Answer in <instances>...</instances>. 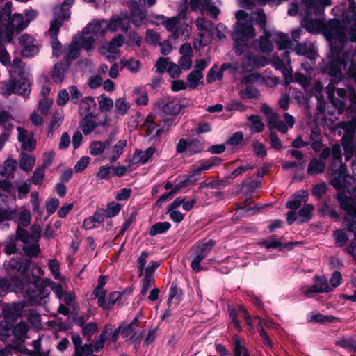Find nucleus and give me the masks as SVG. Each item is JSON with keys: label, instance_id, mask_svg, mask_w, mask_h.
Instances as JSON below:
<instances>
[{"label": "nucleus", "instance_id": "dca6fc26", "mask_svg": "<svg viewBox=\"0 0 356 356\" xmlns=\"http://www.w3.org/2000/svg\"><path fill=\"white\" fill-rule=\"evenodd\" d=\"M18 132V140L22 144L23 149L26 151H32L36 147V140L32 133H29L26 129L21 127L17 128Z\"/></svg>", "mask_w": 356, "mask_h": 356}, {"label": "nucleus", "instance_id": "680f3d73", "mask_svg": "<svg viewBox=\"0 0 356 356\" xmlns=\"http://www.w3.org/2000/svg\"><path fill=\"white\" fill-rule=\"evenodd\" d=\"M94 42L95 38L92 35H88V33H84L83 31L81 37V47L86 51H89L92 49Z\"/></svg>", "mask_w": 356, "mask_h": 356}, {"label": "nucleus", "instance_id": "1a4fd4ad", "mask_svg": "<svg viewBox=\"0 0 356 356\" xmlns=\"http://www.w3.org/2000/svg\"><path fill=\"white\" fill-rule=\"evenodd\" d=\"M28 26V22L21 14H15L3 25L0 24V40L10 42L13 38L14 31H21Z\"/></svg>", "mask_w": 356, "mask_h": 356}, {"label": "nucleus", "instance_id": "e433bc0d", "mask_svg": "<svg viewBox=\"0 0 356 356\" xmlns=\"http://www.w3.org/2000/svg\"><path fill=\"white\" fill-rule=\"evenodd\" d=\"M3 314L7 321H14L21 316V309L18 305L8 306L3 309Z\"/></svg>", "mask_w": 356, "mask_h": 356}, {"label": "nucleus", "instance_id": "79ce46f5", "mask_svg": "<svg viewBox=\"0 0 356 356\" xmlns=\"http://www.w3.org/2000/svg\"><path fill=\"white\" fill-rule=\"evenodd\" d=\"M113 106H115V113L122 116L125 115L130 108V104L122 97L116 99Z\"/></svg>", "mask_w": 356, "mask_h": 356}, {"label": "nucleus", "instance_id": "bb28decb", "mask_svg": "<svg viewBox=\"0 0 356 356\" xmlns=\"http://www.w3.org/2000/svg\"><path fill=\"white\" fill-rule=\"evenodd\" d=\"M156 148L149 147L145 150L136 151L134 154L133 159L135 163L145 164L149 159L155 154Z\"/></svg>", "mask_w": 356, "mask_h": 356}, {"label": "nucleus", "instance_id": "c03bdc74", "mask_svg": "<svg viewBox=\"0 0 356 356\" xmlns=\"http://www.w3.org/2000/svg\"><path fill=\"white\" fill-rule=\"evenodd\" d=\"M64 118V116L62 113H54L53 114L51 120L49 124V129L47 131V136H51L57 129L59 128V127L61 124V122H63Z\"/></svg>", "mask_w": 356, "mask_h": 356}, {"label": "nucleus", "instance_id": "a19ab883", "mask_svg": "<svg viewBox=\"0 0 356 356\" xmlns=\"http://www.w3.org/2000/svg\"><path fill=\"white\" fill-rule=\"evenodd\" d=\"M310 140L312 141L311 146L315 152H318L323 147L322 138L320 134L318 128H314L312 130L310 134Z\"/></svg>", "mask_w": 356, "mask_h": 356}, {"label": "nucleus", "instance_id": "052dcab7", "mask_svg": "<svg viewBox=\"0 0 356 356\" xmlns=\"http://www.w3.org/2000/svg\"><path fill=\"white\" fill-rule=\"evenodd\" d=\"M240 95L243 98L258 99L260 94L256 88L248 86L240 91Z\"/></svg>", "mask_w": 356, "mask_h": 356}, {"label": "nucleus", "instance_id": "412c9836", "mask_svg": "<svg viewBox=\"0 0 356 356\" xmlns=\"http://www.w3.org/2000/svg\"><path fill=\"white\" fill-rule=\"evenodd\" d=\"M210 0H191V6L193 10H204L207 9L209 14L216 17L219 14L218 9L213 6L209 5Z\"/></svg>", "mask_w": 356, "mask_h": 356}, {"label": "nucleus", "instance_id": "39448f33", "mask_svg": "<svg viewBox=\"0 0 356 356\" xmlns=\"http://www.w3.org/2000/svg\"><path fill=\"white\" fill-rule=\"evenodd\" d=\"M328 99L332 106L338 111L339 114L346 111L349 114H354L351 122L348 125L356 127V93L351 91L348 97L350 104L346 106V101L347 99V92L343 88H336L333 83H329L326 87Z\"/></svg>", "mask_w": 356, "mask_h": 356}, {"label": "nucleus", "instance_id": "4c0bfd02", "mask_svg": "<svg viewBox=\"0 0 356 356\" xmlns=\"http://www.w3.org/2000/svg\"><path fill=\"white\" fill-rule=\"evenodd\" d=\"M181 290L179 289L176 284H172L169 291V297L168 299V304L169 305L175 304L179 305L181 300Z\"/></svg>", "mask_w": 356, "mask_h": 356}, {"label": "nucleus", "instance_id": "4d7b16f0", "mask_svg": "<svg viewBox=\"0 0 356 356\" xmlns=\"http://www.w3.org/2000/svg\"><path fill=\"white\" fill-rule=\"evenodd\" d=\"M234 356H246V355H249L247 349L242 345L237 335H235L234 337Z\"/></svg>", "mask_w": 356, "mask_h": 356}, {"label": "nucleus", "instance_id": "58836bf2", "mask_svg": "<svg viewBox=\"0 0 356 356\" xmlns=\"http://www.w3.org/2000/svg\"><path fill=\"white\" fill-rule=\"evenodd\" d=\"M76 40V38L69 44L65 50V58L67 60L76 59L79 56L80 46Z\"/></svg>", "mask_w": 356, "mask_h": 356}, {"label": "nucleus", "instance_id": "aec40b11", "mask_svg": "<svg viewBox=\"0 0 356 356\" xmlns=\"http://www.w3.org/2000/svg\"><path fill=\"white\" fill-rule=\"evenodd\" d=\"M332 291V288L328 284L327 280L324 277L318 279V283L312 285L303 291V293L307 298H311L313 293H328Z\"/></svg>", "mask_w": 356, "mask_h": 356}, {"label": "nucleus", "instance_id": "6ab92c4d", "mask_svg": "<svg viewBox=\"0 0 356 356\" xmlns=\"http://www.w3.org/2000/svg\"><path fill=\"white\" fill-rule=\"evenodd\" d=\"M299 242H289L285 244H282L278 239L276 235H271L268 238L262 241L260 245L265 247L266 249L270 248H288L292 249L296 245H298Z\"/></svg>", "mask_w": 356, "mask_h": 356}, {"label": "nucleus", "instance_id": "c756f323", "mask_svg": "<svg viewBox=\"0 0 356 356\" xmlns=\"http://www.w3.org/2000/svg\"><path fill=\"white\" fill-rule=\"evenodd\" d=\"M275 42L280 50L292 49L293 44L289 35L284 33H278L275 35Z\"/></svg>", "mask_w": 356, "mask_h": 356}, {"label": "nucleus", "instance_id": "5701e85b", "mask_svg": "<svg viewBox=\"0 0 356 356\" xmlns=\"http://www.w3.org/2000/svg\"><path fill=\"white\" fill-rule=\"evenodd\" d=\"M165 124L163 127L160 128L157 124L153 122H145V129L147 135H154L155 137H159L162 132L168 131L172 124V120L168 119L164 120Z\"/></svg>", "mask_w": 356, "mask_h": 356}, {"label": "nucleus", "instance_id": "774afa93", "mask_svg": "<svg viewBox=\"0 0 356 356\" xmlns=\"http://www.w3.org/2000/svg\"><path fill=\"white\" fill-rule=\"evenodd\" d=\"M17 167V161L14 159H7L4 162L3 175L4 176H10L15 170Z\"/></svg>", "mask_w": 356, "mask_h": 356}, {"label": "nucleus", "instance_id": "338daca9", "mask_svg": "<svg viewBox=\"0 0 356 356\" xmlns=\"http://www.w3.org/2000/svg\"><path fill=\"white\" fill-rule=\"evenodd\" d=\"M11 8H12V3L11 2H6L3 6V8L1 10V13L0 15V24L3 25L5 22L8 21L10 18V14H11Z\"/></svg>", "mask_w": 356, "mask_h": 356}, {"label": "nucleus", "instance_id": "c9c22d12", "mask_svg": "<svg viewBox=\"0 0 356 356\" xmlns=\"http://www.w3.org/2000/svg\"><path fill=\"white\" fill-rule=\"evenodd\" d=\"M314 207L312 204L305 203L298 211V216L300 222H308L312 219Z\"/></svg>", "mask_w": 356, "mask_h": 356}, {"label": "nucleus", "instance_id": "f8f14e48", "mask_svg": "<svg viewBox=\"0 0 356 356\" xmlns=\"http://www.w3.org/2000/svg\"><path fill=\"white\" fill-rule=\"evenodd\" d=\"M268 63V61L266 57L254 56L252 54L247 53L241 61V67L245 72H250L254 69L266 66Z\"/></svg>", "mask_w": 356, "mask_h": 356}, {"label": "nucleus", "instance_id": "f3484780", "mask_svg": "<svg viewBox=\"0 0 356 356\" xmlns=\"http://www.w3.org/2000/svg\"><path fill=\"white\" fill-rule=\"evenodd\" d=\"M97 104L92 97L87 96L83 97L79 102L78 113L81 117L95 113Z\"/></svg>", "mask_w": 356, "mask_h": 356}, {"label": "nucleus", "instance_id": "5fc2aeb1", "mask_svg": "<svg viewBox=\"0 0 356 356\" xmlns=\"http://www.w3.org/2000/svg\"><path fill=\"white\" fill-rule=\"evenodd\" d=\"M98 104L102 112H107L113 107L114 103L111 98L102 94L98 97Z\"/></svg>", "mask_w": 356, "mask_h": 356}, {"label": "nucleus", "instance_id": "72a5a7b5", "mask_svg": "<svg viewBox=\"0 0 356 356\" xmlns=\"http://www.w3.org/2000/svg\"><path fill=\"white\" fill-rule=\"evenodd\" d=\"M203 73L192 71L187 76V85L190 89H195L200 84H203Z\"/></svg>", "mask_w": 356, "mask_h": 356}, {"label": "nucleus", "instance_id": "6e6d98bb", "mask_svg": "<svg viewBox=\"0 0 356 356\" xmlns=\"http://www.w3.org/2000/svg\"><path fill=\"white\" fill-rule=\"evenodd\" d=\"M124 38L122 35H118L112 38L111 41L107 44L108 52L115 53L117 49L124 44Z\"/></svg>", "mask_w": 356, "mask_h": 356}, {"label": "nucleus", "instance_id": "9b49d317", "mask_svg": "<svg viewBox=\"0 0 356 356\" xmlns=\"http://www.w3.org/2000/svg\"><path fill=\"white\" fill-rule=\"evenodd\" d=\"M80 127L85 135L90 134L98 127H106L108 125L107 118L103 120L97 118V114L88 115L81 117L79 123Z\"/></svg>", "mask_w": 356, "mask_h": 356}, {"label": "nucleus", "instance_id": "b1692460", "mask_svg": "<svg viewBox=\"0 0 356 356\" xmlns=\"http://www.w3.org/2000/svg\"><path fill=\"white\" fill-rule=\"evenodd\" d=\"M222 159L217 156H212L209 159L199 161V167L194 170V175H200L202 171L209 170L213 167L219 165Z\"/></svg>", "mask_w": 356, "mask_h": 356}, {"label": "nucleus", "instance_id": "a878e982", "mask_svg": "<svg viewBox=\"0 0 356 356\" xmlns=\"http://www.w3.org/2000/svg\"><path fill=\"white\" fill-rule=\"evenodd\" d=\"M254 49L261 53H269L273 50V44L269 40V35L260 36L253 42Z\"/></svg>", "mask_w": 356, "mask_h": 356}, {"label": "nucleus", "instance_id": "49530a36", "mask_svg": "<svg viewBox=\"0 0 356 356\" xmlns=\"http://www.w3.org/2000/svg\"><path fill=\"white\" fill-rule=\"evenodd\" d=\"M122 208V205L114 201L107 204L106 208L102 209V212L105 213L106 218H113L116 216Z\"/></svg>", "mask_w": 356, "mask_h": 356}, {"label": "nucleus", "instance_id": "cd10ccee", "mask_svg": "<svg viewBox=\"0 0 356 356\" xmlns=\"http://www.w3.org/2000/svg\"><path fill=\"white\" fill-rule=\"evenodd\" d=\"M19 163L20 168L26 172H30L33 168L35 163V158L31 154L22 152L19 157Z\"/></svg>", "mask_w": 356, "mask_h": 356}, {"label": "nucleus", "instance_id": "a18cd8bd", "mask_svg": "<svg viewBox=\"0 0 356 356\" xmlns=\"http://www.w3.org/2000/svg\"><path fill=\"white\" fill-rule=\"evenodd\" d=\"M204 149V141L200 139H193L188 142V156L198 154Z\"/></svg>", "mask_w": 356, "mask_h": 356}, {"label": "nucleus", "instance_id": "a211bd4d", "mask_svg": "<svg viewBox=\"0 0 356 356\" xmlns=\"http://www.w3.org/2000/svg\"><path fill=\"white\" fill-rule=\"evenodd\" d=\"M127 3L131 10V22L136 26H140L145 24V14L140 8L138 3L135 1H129Z\"/></svg>", "mask_w": 356, "mask_h": 356}, {"label": "nucleus", "instance_id": "09e8293b", "mask_svg": "<svg viewBox=\"0 0 356 356\" xmlns=\"http://www.w3.org/2000/svg\"><path fill=\"white\" fill-rule=\"evenodd\" d=\"M109 142L92 141L90 143V153L92 156H99L103 154Z\"/></svg>", "mask_w": 356, "mask_h": 356}, {"label": "nucleus", "instance_id": "2f4dec72", "mask_svg": "<svg viewBox=\"0 0 356 356\" xmlns=\"http://www.w3.org/2000/svg\"><path fill=\"white\" fill-rule=\"evenodd\" d=\"M325 168V163L321 159H314L308 165L307 172L310 175H318L323 173Z\"/></svg>", "mask_w": 356, "mask_h": 356}, {"label": "nucleus", "instance_id": "0eeeda50", "mask_svg": "<svg viewBox=\"0 0 356 356\" xmlns=\"http://www.w3.org/2000/svg\"><path fill=\"white\" fill-rule=\"evenodd\" d=\"M272 64L275 69L282 70L286 85L291 83H298L302 87L306 88L310 84L311 79L307 76L300 73H296L293 76L292 75L293 69L291 65L289 51H286L282 54V58L274 57L272 60Z\"/></svg>", "mask_w": 356, "mask_h": 356}, {"label": "nucleus", "instance_id": "7ed1b4c3", "mask_svg": "<svg viewBox=\"0 0 356 356\" xmlns=\"http://www.w3.org/2000/svg\"><path fill=\"white\" fill-rule=\"evenodd\" d=\"M254 15H256L255 17H250L248 13L243 10L237 11L235 14L237 23L232 33V39L235 53L237 55H242L247 47L248 40L255 36V30L252 26L253 19L261 26V29L265 30L266 29V18L264 10L259 9Z\"/></svg>", "mask_w": 356, "mask_h": 356}, {"label": "nucleus", "instance_id": "8fccbe9b", "mask_svg": "<svg viewBox=\"0 0 356 356\" xmlns=\"http://www.w3.org/2000/svg\"><path fill=\"white\" fill-rule=\"evenodd\" d=\"M121 64L122 67L127 69L131 73H137L138 72H139L141 67L140 62L138 60H136L133 58L122 60Z\"/></svg>", "mask_w": 356, "mask_h": 356}, {"label": "nucleus", "instance_id": "e2e57ef3", "mask_svg": "<svg viewBox=\"0 0 356 356\" xmlns=\"http://www.w3.org/2000/svg\"><path fill=\"white\" fill-rule=\"evenodd\" d=\"M303 25L306 30L310 33H318L321 29L320 22L312 19H305Z\"/></svg>", "mask_w": 356, "mask_h": 356}, {"label": "nucleus", "instance_id": "69168bd1", "mask_svg": "<svg viewBox=\"0 0 356 356\" xmlns=\"http://www.w3.org/2000/svg\"><path fill=\"white\" fill-rule=\"evenodd\" d=\"M23 250L26 255L31 257L38 255L40 252V247L37 242L32 244H29L28 242L24 244Z\"/></svg>", "mask_w": 356, "mask_h": 356}, {"label": "nucleus", "instance_id": "0e129e2a", "mask_svg": "<svg viewBox=\"0 0 356 356\" xmlns=\"http://www.w3.org/2000/svg\"><path fill=\"white\" fill-rule=\"evenodd\" d=\"M333 318H334L332 316H324L320 313H311L308 316V321L314 323H325L331 322Z\"/></svg>", "mask_w": 356, "mask_h": 356}, {"label": "nucleus", "instance_id": "c85d7f7f", "mask_svg": "<svg viewBox=\"0 0 356 356\" xmlns=\"http://www.w3.org/2000/svg\"><path fill=\"white\" fill-rule=\"evenodd\" d=\"M183 108L184 105L181 103L180 99H173L163 106V111L167 115H175L179 114Z\"/></svg>", "mask_w": 356, "mask_h": 356}, {"label": "nucleus", "instance_id": "de8ad7c7", "mask_svg": "<svg viewBox=\"0 0 356 356\" xmlns=\"http://www.w3.org/2000/svg\"><path fill=\"white\" fill-rule=\"evenodd\" d=\"M127 146L126 140H120L114 145L112 149V155L109 158L110 163L115 162L123 153L124 147Z\"/></svg>", "mask_w": 356, "mask_h": 356}, {"label": "nucleus", "instance_id": "423d86ee", "mask_svg": "<svg viewBox=\"0 0 356 356\" xmlns=\"http://www.w3.org/2000/svg\"><path fill=\"white\" fill-rule=\"evenodd\" d=\"M74 0H65L63 3L54 8V19L51 21L49 33L51 36L52 54L59 57L61 53V43L57 38L62 23L70 17V8L73 5Z\"/></svg>", "mask_w": 356, "mask_h": 356}, {"label": "nucleus", "instance_id": "ea45409f", "mask_svg": "<svg viewBox=\"0 0 356 356\" xmlns=\"http://www.w3.org/2000/svg\"><path fill=\"white\" fill-rule=\"evenodd\" d=\"M134 100L137 105L145 106L148 102V96L145 90L141 87H135L134 89Z\"/></svg>", "mask_w": 356, "mask_h": 356}, {"label": "nucleus", "instance_id": "bf43d9fd", "mask_svg": "<svg viewBox=\"0 0 356 356\" xmlns=\"http://www.w3.org/2000/svg\"><path fill=\"white\" fill-rule=\"evenodd\" d=\"M69 94L71 102L76 105L83 98V95L75 85H72L69 88Z\"/></svg>", "mask_w": 356, "mask_h": 356}, {"label": "nucleus", "instance_id": "ddd939ff", "mask_svg": "<svg viewBox=\"0 0 356 356\" xmlns=\"http://www.w3.org/2000/svg\"><path fill=\"white\" fill-rule=\"evenodd\" d=\"M130 19L127 12H120L118 15L112 16L110 21H107L108 31L115 32L120 29L124 33H127L129 27Z\"/></svg>", "mask_w": 356, "mask_h": 356}, {"label": "nucleus", "instance_id": "9d476101", "mask_svg": "<svg viewBox=\"0 0 356 356\" xmlns=\"http://www.w3.org/2000/svg\"><path fill=\"white\" fill-rule=\"evenodd\" d=\"M215 245L216 241L213 239L204 240L196 243L194 248L195 257L191 264V266L194 271L200 272L204 270L200 263L207 257Z\"/></svg>", "mask_w": 356, "mask_h": 356}, {"label": "nucleus", "instance_id": "37998d69", "mask_svg": "<svg viewBox=\"0 0 356 356\" xmlns=\"http://www.w3.org/2000/svg\"><path fill=\"white\" fill-rule=\"evenodd\" d=\"M170 227L171 224L169 222H159L151 227L149 234L152 236H155L157 234H165Z\"/></svg>", "mask_w": 356, "mask_h": 356}, {"label": "nucleus", "instance_id": "20e7f679", "mask_svg": "<svg viewBox=\"0 0 356 356\" xmlns=\"http://www.w3.org/2000/svg\"><path fill=\"white\" fill-rule=\"evenodd\" d=\"M26 72L25 65L19 58L14 59L9 71L10 79L3 81V86L1 89L3 96L8 97L12 94H18L28 96L31 91L30 83L26 78L24 77Z\"/></svg>", "mask_w": 356, "mask_h": 356}, {"label": "nucleus", "instance_id": "4be33fe9", "mask_svg": "<svg viewBox=\"0 0 356 356\" xmlns=\"http://www.w3.org/2000/svg\"><path fill=\"white\" fill-rule=\"evenodd\" d=\"M308 193L305 190H300L295 193L291 199L286 202V207L296 211L302 204V202L305 204L307 201Z\"/></svg>", "mask_w": 356, "mask_h": 356}, {"label": "nucleus", "instance_id": "4468645a", "mask_svg": "<svg viewBox=\"0 0 356 356\" xmlns=\"http://www.w3.org/2000/svg\"><path fill=\"white\" fill-rule=\"evenodd\" d=\"M284 122L279 119L278 115H273L270 118L268 125L271 129H276L282 134H286L289 128L295 124V118L288 113L283 115Z\"/></svg>", "mask_w": 356, "mask_h": 356}, {"label": "nucleus", "instance_id": "393cba45", "mask_svg": "<svg viewBox=\"0 0 356 356\" xmlns=\"http://www.w3.org/2000/svg\"><path fill=\"white\" fill-rule=\"evenodd\" d=\"M305 9L308 12L314 11V13L321 11L325 7L331 4V0H301Z\"/></svg>", "mask_w": 356, "mask_h": 356}, {"label": "nucleus", "instance_id": "7c9ffc66", "mask_svg": "<svg viewBox=\"0 0 356 356\" xmlns=\"http://www.w3.org/2000/svg\"><path fill=\"white\" fill-rule=\"evenodd\" d=\"M313 48L314 46L312 44H309L306 42L302 43L297 42L292 50L295 51L299 56L310 54L309 58L314 60L315 59L316 53L313 52Z\"/></svg>", "mask_w": 356, "mask_h": 356}, {"label": "nucleus", "instance_id": "2eb2a0df", "mask_svg": "<svg viewBox=\"0 0 356 356\" xmlns=\"http://www.w3.org/2000/svg\"><path fill=\"white\" fill-rule=\"evenodd\" d=\"M107 26V20L106 19H93L87 24L83 31L84 33L92 35L94 38L101 37L108 31Z\"/></svg>", "mask_w": 356, "mask_h": 356}, {"label": "nucleus", "instance_id": "13d9d810", "mask_svg": "<svg viewBox=\"0 0 356 356\" xmlns=\"http://www.w3.org/2000/svg\"><path fill=\"white\" fill-rule=\"evenodd\" d=\"M13 118L7 111L0 113V127H3L5 129L10 130L13 128L12 124Z\"/></svg>", "mask_w": 356, "mask_h": 356}, {"label": "nucleus", "instance_id": "6e6552de", "mask_svg": "<svg viewBox=\"0 0 356 356\" xmlns=\"http://www.w3.org/2000/svg\"><path fill=\"white\" fill-rule=\"evenodd\" d=\"M154 18L160 21V23L171 33L172 39L186 40L189 38L188 24L181 22L179 17H167L163 15H157Z\"/></svg>", "mask_w": 356, "mask_h": 356}, {"label": "nucleus", "instance_id": "603ef678", "mask_svg": "<svg viewBox=\"0 0 356 356\" xmlns=\"http://www.w3.org/2000/svg\"><path fill=\"white\" fill-rule=\"evenodd\" d=\"M112 326L110 324L106 325L102 333L99 335V338L96 340L94 346L95 351H99L104 348V343L107 339L106 335L109 332H111Z\"/></svg>", "mask_w": 356, "mask_h": 356}, {"label": "nucleus", "instance_id": "f704fd0d", "mask_svg": "<svg viewBox=\"0 0 356 356\" xmlns=\"http://www.w3.org/2000/svg\"><path fill=\"white\" fill-rule=\"evenodd\" d=\"M238 312L243 314V316L248 325V326L249 327L250 330L253 331L254 330V324L252 323V319L257 321V325L258 327L259 326H261L263 323H264V321L259 318V316H253L252 318L249 315L248 312H247V310L243 307V306H240L238 307Z\"/></svg>", "mask_w": 356, "mask_h": 356}, {"label": "nucleus", "instance_id": "3c124183", "mask_svg": "<svg viewBox=\"0 0 356 356\" xmlns=\"http://www.w3.org/2000/svg\"><path fill=\"white\" fill-rule=\"evenodd\" d=\"M248 120L251 122L250 128L252 133H259L264 130V124L261 121V118L259 115H250L248 117Z\"/></svg>", "mask_w": 356, "mask_h": 356}, {"label": "nucleus", "instance_id": "f03ea898", "mask_svg": "<svg viewBox=\"0 0 356 356\" xmlns=\"http://www.w3.org/2000/svg\"><path fill=\"white\" fill-rule=\"evenodd\" d=\"M356 179L350 175L341 177L339 176L331 181V184L337 190L343 189L348 194H352L354 197H348L343 193H339L337 200L340 207L346 214L345 216V225L348 230L355 234V240L347 248L348 252L356 259V186L350 188L352 184H355Z\"/></svg>", "mask_w": 356, "mask_h": 356}, {"label": "nucleus", "instance_id": "864d4df0", "mask_svg": "<svg viewBox=\"0 0 356 356\" xmlns=\"http://www.w3.org/2000/svg\"><path fill=\"white\" fill-rule=\"evenodd\" d=\"M29 330V325L24 322H20L17 324L13 329L14 336L18 339L23 341Z\"/></svg>", "mask_w": 356, "mask_h": 356}, {"label": "nucleus", "instance_id": "473e14b6", "mask_svg": "<svg viewBox=\"0 0 356 356\" xmlns=\"http://www.w3.org/2000/svg\"><path fill=\"white\" fill-rule=\"evenodd\" d=\"M68 68V65L56 63L51 73L54 81L56 83H61L65 77V74Z\"/></svg>", "mask_w": 356, "mask_h": 356}, {"label": "nucleus", "instance_id": "f257e3e1", "mask_svg": "<svg viewBox=\"0 0 356 356\" xmlns=\"http://www.w3.org/2000/svg\"><path fill=\"white\" fill-rule=\"evenodd\" d=\"M31 263V258H25L22 254H17L4 266L10 281L0 278V293H7L10 290L19 292L26 289V297L30 305H40L48 297L49 293L38 284V278L30 277L28 274Z\"/></svg>", "mask_w": 356, "mask_h": 356}]
</instances>
